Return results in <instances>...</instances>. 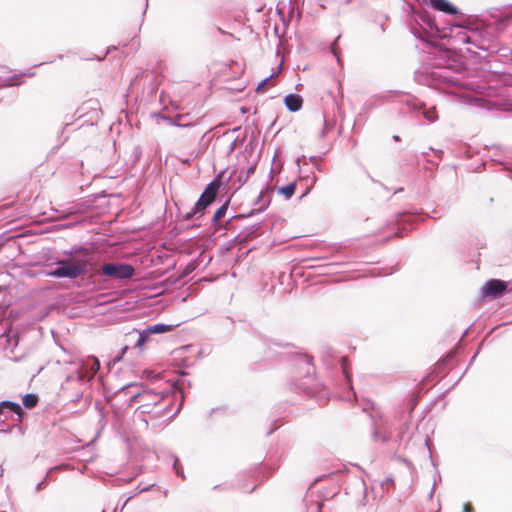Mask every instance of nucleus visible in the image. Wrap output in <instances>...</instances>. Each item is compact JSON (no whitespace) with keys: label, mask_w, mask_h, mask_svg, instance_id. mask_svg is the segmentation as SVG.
I'll return each mask as SVG.
<instances>
[{"label":"nucleus","mask_w":512,"mask_h":512,"mask_svg":"<svg viewBox=\"0 0 512 512\" xmlns=\"http://www.w3.org/2000/svg\"><path fill=\"white\" fill-rule=\"evenodd\" d=\"M59 267L48 272V275L56 278L75 279L87 272V261L81 259H66L57 262Z\"/></svg>","instance_id":"1"},{"label":"nucleus","mask_w":512,"mask_h":512,"mask_svg":"<svg viewBox=\"0 0 512 512\" xmlns=\"http://www.w3.org/2000/svg\"><path fill=\"white\" fill-rule=\"evenodd\" d=\"M219 188H220L219 179H215L212 182H210L207 185V187L205 188L204 192L201 194L199 200L195 203L193 209L185 215V219L190 220L194 217V215H196L198 213L202 214L203 211L211 203L214 202Z\"/></svg>","instance_id":"2"},{"label":"nucleus","mask_w":512,"mask_h":512,"mask_svg":"<svg viewBox=\"0 0 512 512\" xmlns=\"http://www.w3.org/2000/svg\"><path fill=\"white\" fill-rule=\"evenodd\" d=\"M102 274L116 279H129L134 275L135 269L128 264L107 263L102 266Z\"/></svg>","instance_id":"3"},{"label":"nucleus","mask_w":512,"mask_h":512,"mask_svg":"<svg viewBox=\"0 0 512 512\" xmlns=\"http://www.w3.org/2000/svg\"><path fill=\"white\" fill-rule=\"evenodd\" d=\"M506 288H507L506 282L497 280V279H492L486 283L483 291H484V294H486V295L497 296V295L501 294L502 292H504L506 290Z\"/></svg>","instance_id":"4"},{"label":"nucleus","mask_w":512,"mask_h":512,"mask_svg":"<svg viewBox=\"0 0 512 512\" xmlns=\"http://www.w3.org/2000/svg\"><path fill=\"white\" fill-rule=\"evenodd\" d=\"M430 5L438 11L444 12L449 15L458 13L456 7H454L448 0H429Z\"/></svg>","instance_id":"5"},{"label":"nucleus","mask_w":512,"mask_h":512,"mask_svg":"<svg viewBox=\"0 0 512 512\" xmlns=\"http://www.w3.org/2000/svg\"><path fill=\"white\" fill-rule=\"evenodd\" d=\"M284 102H285L286 107L291 112H296V111L300 110L302 107V104H303V100H302L301 96L296 95V94L287 95L284 99Z\"/></svg>","instance_id":"6"},{"label":"nucleus","mask_w":512,"mask_h":512,"mask_svg":"<svg viewBox=\"0 0 512 512\" xmlns=\"http://www.w3.org/2000/svg\"><path fill=\"white\" fill-rule=\"evenodd\" d=\"M173 327L174 326H172V325L155 324V325L149 326L147 328V332L149 334H161V333H166V332L172 331Z\"/></svg>","instance_id":"7"},{"label":"nucleus","mask_w":512,"mask_h":512,"mask_svg":"<svg viewBox=\"0 0 512 512\" xmlns=\"http://www.w3.org/2000/svg\"><path fill=\"white\" fill-rule=\"evenodd\" d=\"M296 190V183L292 182L286 186L278 188V193L283 195L286 199L291 198Z\"/></svg>","instance_id":"8"},{"label":"nucleus","mask_w":512,"mask_h":512,"mask_svg":"<svg viewBox=\"0 0 512 512\" xmlns=\"http://www.w3.org/2000/svg\"><path fill=\"white\" fill-rule=\"evenodd\" d=\"M38 403V397L35 394H26L23 397V405L28 408H34Z\"/></svg>","instance_id":"9"},{"label":"nucleus","mask_w":512,"mask_h":512,"mask_svg":"<svg viewBox=\"0 0 512 512\" xmlns=\"http://www.w3.org/2000/svg\"><path fill=\"white\" fill-rule=\"evenodd\" d=\"M226 211H227V205H226V204H224V205H222L220 208H218V209L215 211L214 216H213V220H214V221H219V220H221V219L224 217V215H225Z\"/></svg>","instance_id":"10"},{"label":"nucleus","mask_w":512,"mask_h":512,"mask_svg":"<svg viewBox=\"0 0 512 512\" xmlns=\"http://www.w3.org/2000/svg\"><path fill=\"white\" fill-rule=\"evenodd\" d=\"M148 335L149 333L147 332V334L145 332H141L140 335H139V339L137 340L135 346L136 347H142L148 340Z\"/></svg>","instance_id":"11"},{"label":"nucleus","mask_w":512,"mask_h":512,"mask_svg":"<svg viewBox=\"0 0 512 512\" xmlns=\"http://www.w3.org/2000/svg\"><path fill=\"white\" fill-rule=\"evenodd\" d=\"M100 369V362L97 358H94L93 359V363L91 364V367H90V371H91V376H94V374Z\"/></svg>","instance_id":"12"},{"label":"nucleus","mask_w":512,"mask_h":512,"mask_svg":"<svg viewBox=\"0 0 512 512\" xmlns=\"http://www.w3.org/2000/svg\"><path fill=\"white\" fill-rule=\"evenodd\" d=\"M268 81H269V78L264 79V80H263V81L258 85V87H257L256 91H257V92H263V91L265 90V86H266V84L268 83Z\"/></svg>","instance_id":"13"},{"label":"nucleus","mask_w":512,"mask_h":512,"mask_svg":"<svg viewBox=\"0 0 512 512\" xmlns=\"http://www.w3.org/2000/svg\"><path fill=\"white\" fill-rule=\"evenodd\" d=\"M463 512H474V508L471 503H466L463 507Z\"/></svg>","instance_id":"14"},{"label":"nucleus","mask_w":512,"mask_h":512,"mask_svg":"<svg viewBox=\"0 0 512 512\" xmlns=\"http://www.w3.org/2000/svg\"><path fill=\"white\" fill-rule=\"evenodd\" d=\"M127 349H128V347H127V346H126V347H124V348H123V350H122L121 355H120L119 357H117V359H116V360H118V361H119V360H121V359H122V357H123V355H124V354H125V352L127 351Z\"/></svg>","instance_id":"15"},{"label":"nucleus","mask_w":512,"mask_h":512,"mask_svg":"<svg viewBox=\"0 0 512 512\" xmlns=\"http://www.w3.org/2000/svg\"><path fill=\"white\" fill-rule=\"evenodd\" d=\"M394 139H395L396 141H399V140H400L399 136H394Z\"/></svg>","instance_id":"16"}]
</instances>
